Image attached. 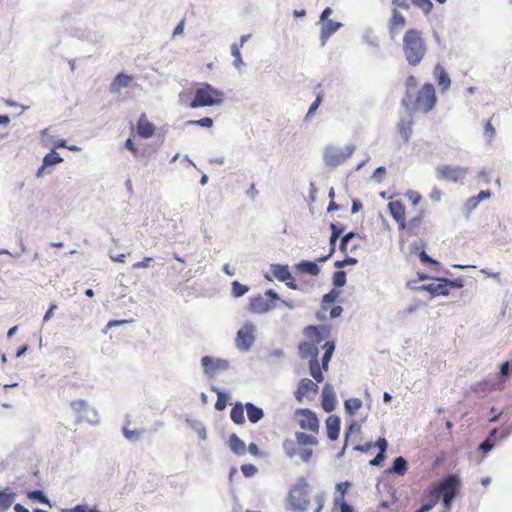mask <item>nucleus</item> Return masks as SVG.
<instances>
[{
	"mask_svg": "<svg viewBox=\"0 0 512 512\" xmlns=\"http://www.w3.org/2000/svg\"><path fill=\"white\" fill-rule=\"evenodd\" d=\"M304 335L308 340L299 344V354L301 358H310V374L317 383H320L324 380L322 371L328 370L330 359L335 350V343L333 341H326L323 345L324 354L320 366L317 345L329 336V329L324 326L318 327L310 325L304 329Z\"/></svg>",
	"mask_w": 512,
	"mask_h": 512,
	"instance_id": "f257e3e1",
	"label": "nucleus"
},
{
	"mask_svg": "<svg viewBox=\"0 0 512 512\" xmlns=\"http://www.w3.org/2000/svg\"><path fill=\"white\" fill-rule=\"evenodd\" d=\"M437 104L436 91L432 83H424L415 91L405 93L402 105L411 113H429Z\"/></svg>",
	"mask_w": 512,
	"mask_h": 512,
	"instance_id": "f03ea898",
	"label": "nucleus"
},
{
	"mask_svg": "<svg viewBox=\"0 0 512 512\" xmlns=\"http://www.w3.org/2000/svg\"><path fill=\"white\" fill-rule=\"evenodd\" d=\"M462 487V481L459 475L450 474L438 482L431 484L428 488L429 494L437 501L442 498L444 510H451L452 503L459 494Z\"/></svg>",
	"mask_w": 512,
	"mask_h": 512,
	"instance_id": "7ed1b4c3",
	"label": "nucleus"
},
{
	"mask_svg": "<svg viewBox=\"0 0 512 512\" xmlns=\"http://www.w3.org/2000/svg\"><path fill=\"white\" fill-rule=\"evenodd\" d=\"M427 52L426 41L422 32L415 28L408 29L403 36V54L411 66H417Z\"/></svg>",
	"mask_w": 512,
	"mask_h": 512,
	"instance_id": "20e7f679",
	"label": "nucleus"
},
{
	"mask_svg": "<svg viewBox=\"0 0 512 512\" xmlns=\"http://www.w3.org/2000/svg\"><path fill=\"white\" fill-rule=\"evenodd\" d=\"M287 501L289 508L293 511L304 512L308 509L309 484L305 478L298 479L297 483L291 487Z\"/></svg>",
	"mask_w": 512,
	"mask_h": 512,
	"instance_id": "39448f33",
	"label": "nucleus"
},
{
	"mask_svg": "<svg viewBox=\"0 0 512 512\" xmlns=\"http://www.w3.org/2000/svg\"><path fill=\"white\" fill-rule=\"evenodd\" d=\"M224 93L212 87L208 83L201 84L195 90L194 98L190 103L191 108L219 105L223 102Z\"/></svg>",
	"mask_w": 512,
	"mask_h": 512,
	"instance_id": "423d86ee",
	"label": "nucleus"
},
{
	"mask_svg": "<svg viewBox=\"0 0 512 512\" xmlns=\"http://www.w3.org/2000/svg\"><path fill=\"white\" fill-rule=\"evenodd\" d=\"M276 301H281L288 308L292 309L294 305L287 301L281 300L279 295L272 289H269L265 292V295H258L250 299L249 302V311L255 314H263L271 309L275 308Z\"/></svg>",
	"mask_w": 512,
	"mask_h": 512,
	"instance_id": "0eeeda50",
	"label": "nucleus"
},
{
	"mask_svg": "<svg viewBox=\"0 0 512 512\" xmlns=\"http://www.w3.org/2000/svg\"><path fill=\"white\" fill-rule=\"evenodd\" d=\"M353 151L354 148L352 146H345L343 148L327 147L324 152L325 164L330 167L339 166L351 157Z\"/></svg>",
	"mask_w": 512,
	"mask_h": 512,
	"instance_id": "6e6552de",
	"label": "nucleus"
},
{
	"mask_svg": "<svg viewBox=\"0 0 512 512\" xmlns=\"http://www.w3.org/2000/svg\"><path fill=\"white\" fill-rule=\"evenodd\" d=\"M294 418L302 430L318 434L319 420L313 411L307 408L297 409Z\"/></svg>",
	"mask_w": 512,
	"mask_h": 512,
	"instance_id": "1a4fd4ad",
	"label": "nucleus"
},
{
	"mask_svg": "<svg viewBox=\"0 0 512 512\" xmlns=\"http://www.w3.org/2000/svg\"><path fill=\"white\" fill-rule=\"evenodd\" d=\"M467 173L468 169L460 166L440 165L436 168V176L439 180L455 183L463 182Z\"/></svg>",
	"mask_w": 512,
	"mask_h": 512,
	"instance_id": "9d476101",
	"label": "nucleus"
},
{
	"mask_svg": "<svg viewBox=\"0 0 512 512\" xmlns=\"http://www.w3.org/2000/svg\"><path fill=\"white\" fill-rule=\"evenodd\" d=\"M255 326L247 322L241 329L238 330L235 343L238 349L246 351L251 348L255 341Z\"/></svg>",
	"mask_w": 512,
	"mask_h": 512,
	"instance_id": "9b49d317",
	"label": "nucleus"
},
{
	"mask_svg": "<svg viewBox=\"0 0 512 512\" xmlns=\"http://www.w3.org/2000/svg\"><path fill=\"white\" fill-rule=\"evenodd\" d=\"M503 388L504 381L498 378L497 375L489 376L471 386V390L477 394H488L493 391H500Z\"/></svg>",
	"mask_w": 512,
	"mask_h": 512,
	"instance_id": "f8f14e48",
	"label": "nucleus"
},
{
	"mask_svg": "<svg viewBox=\"0 0 512 512\" xmlns=\"http://www.w3.org/2000/svg\"><path fill=\"white\" fill-rule=\"evenodd\" d=\"M318 390L317 382L315 383L311 379L303 378L300 380L294 395L298 402H302L304 398H312V396L318 393Z\"/></svg>",
	"mask_w": 512,
	"mask_h": 512,
	"instance_id": "ddd939ff",
	"label": "nucleus"
},
{
	"mask_svg": "<svg viewBox=\"0 0 512 512\" xmlns=\"http://www.w3.org/2000/svg\"><path fill=\"white\" fill-rule=\"evenodd\" d=\"M405 16L397 9H392L391 17L387 22L389 34L394 39L406 26Z\"/></svg>",
	"mask_w": 512,
	"mask_h": 512,
	"instance_id": "4468645a",
	"label": "nucleus"
},
{
	"mask_svg": "<svg viewBox=\"0 0 512 512\" xmlns=\"http://www.w3.org/2000/svg\"><path fill=\"white\" fill-rule=\"evenodd\" d=\"M270 271L277 280L285 282L290 289L296 290L298 288L289 271L288 265L273 264L271 265Z\"/></svg>",
	"mask_w": 512,
	"mask_h": 512,
	"instance_id": "2eb2a0df",
	"label": "nucleus"
},
{
	"mask_svg": "<svg viewBox=\"0 0 512 512\" xmlns=\"http://www.w3.org/2000/svg\"><path fill=\"white\" fill-rule=\"evenodd\" d=\"M204 372L209 375H213L218 371L227 370L229 368V362L224 359H215L210 356H204L201 359Z\"/></svg>",
	"mask_w": 512,
	"mask_h": 512,
	"instance_id": "dca6fc26",
	"label": "nucleus"
},
{
	"mask_svg": "<svg viewBox=\"0 0 512 512\" xmlns=\"http://www.w3.org/2000/svg\"><path fill=\"white\" fill-rule=\"evenodd\" d=\"M283 448L287 456L293 457L295 455H299L300 459L306 463L311 460L313 455V450L311 448H302L298 450L296 448L295 442L290 439H287L283 442Z\"/></svg>",
	"mask_w": 512,
	"mask_h": 512,
	"instance_id": "f3484780",
	"label": "nucleus"
},
{
	"mask_svg": "<svg viewBox=\"0 0 512 512\" xmlns=\"http://www.w3.org/2000/svg\"><path fill=\"white\" fill-rule=\"evenodd\" d=\"M321 405L325 412L330 413L336 408L337 398L331 384H325L322 388Z\"/></svg>",
	"mask_w": 512,
	"mask_h": 512,
	"instance_id": "a211bd4d",
	"label": "nucleus"
},
{
	"mask_svg": "<svg viewBox=\"0 0 512 512\" xmlns=\"http://www.w3.org/2000/svg\"><path fill=\"white\" fill-rule=\"evenodd\" d=\"M136 131L139 137L147 139L151 138L155 134L156 127L149 121L147 115L142 113L138 118Z\"/></svg>",
	"mask_w": 512,
	"mask_h": 512,
	"instance_id": "6ab92c4d",
	"label": "nucleus"
},
{
	"mask_svg": "<svg viewBox=\"0 0 512 512\" xmlns=\"http://www.w3.org/2000/svg\"><path fill=\"white\" fill-rule=\"evenodd\" d=\"M424 218L425 211L420 209L414 217L410 218L408 221L405 220L400 229L406 230L410 235H417L418 230L424 222Z\"/></svg>",
	"mask_w": 512,
	"mask_h": 512,
	"instance_id": "aec40b11",
	"label": "nucleus"
},
{
	"mask_svg": "<svg viewBox=\"0 0 512 512\" xmlns=\"http://www.w3.org/2000/svg\"><path fill=\"white\" fill-rule=\"evenodd\" d=\"M433 76L442 93L448 91L451 86V79L441 64H436L433 69Z\"/></svg>",
	"mask_w": 512,
	"mask_h": 512,
	"instance_id": "412c9836",
	"label": "nucleus"
},
{
	"mask_svg": "<svg viewBox=\"0 0 512 512\" xmlns=\"http://www.w3.org/2000/svg\"><path fill=\"white\" fill-rule=\"evenodd\" d=\"M392 218L398 223L399 228L406 220V208L401 201H391L387 205Z\"/></svg>",
	"mask_w": 512,
	"mask_h": 512,
	"instance_id": "4be33fe9",
	"label": "nucleus"
},
{
	"mask_svg": "<svg viewBox=\"0 0 512 512\" xmlns=\"http://www.w3.org/2000/svg\"><path fill=\"white\" fill-rule=\"evenodd\" d=\"M417 290L427 291L432 298L437 296H447L450 293V289H447V284L441 281L419 286Z\"/></svg>",
	"mask_w": 512,
	"mask_h": 512,
	"instance_id": "5701e85b",
	"label": "nucleus"
},
{
	"mask_svg": "<svg viewBox=\"0 0 512 512\" xmlns=\"http://www.w3.org/2000/svg\"><path fill=\"white\" fill-rule=\"evenodd\" d=\"M133 80V76L124 73H119L115 76L109 86V92L112 94L120 93L122 88L128 87Z\"/></svg>",
	"mask_w": 512,
	"mask_h": 512,
	"instance_id": "b1692460",
	"label": "nucleus"
},
{
	"mask_svg": "<svg viewBox=\"0 0 512 512\" xmlns=\"http://www.w3.org/2000/svg\"><path fill=\"white\" fill-rule=\"evenodd\" d=\"M327 436L330 440H336L340 433V418L331 415L326 419Z\"/></svg>",
	"mask_w": 512,
	"mask_h": 512,
	"instance_id": "393cba45",
	"label": "nucleus"
},
{
	"mask_svg": "<svg viewBox=\"0 0 512 512\" xmlns=\"http://www.w3.org/2000/svg\"><path fill=\"white\" fill-rule=\"evenodd\" d=\"M342 26L341 23L335 22L333 20H326L323 22L322 28H321V40L322 44L324 45L328 38L334 34L340 27Z\"/></svg>",
	"mask_w": 512,
	"mask_h": 512,
	"instance_id": "a878e982",
	"label": "nucleus"
},
{
	"mask_svg": "<svg viewBox=\"0 0 512 512\" xmlns=\"http://www.w3.org/2000/svg\"><path fill=\"white\" fill-rule=\"evenodd\" d=\"M413 121L401 119L397 124V131L403 142L407 143L412 135Z\"/></svg>",
	"mask_w": 512,
	"mask_h": 512,
	"instance_id": "bb28decb",
	"label": "nucleus"
},
{
	"mask_svg": "<svg viewBox=\"0 0 512 512\" xmlns=\"http://www.w3.org/2000/svg\"><path fill=\"white\" fill-rule=\"evenodd\" d=\"M317 434L311 433V432H296V443L299 446H317L318 445V439L316 438Z\"/></svg>",
	"mask_w": 512,
	"mask_h": 512,
	"instance_id": "cd10ccee",
	"label": "nucleus"
},
{
	"mask_svg": "<svg viewBox=\"0 0 512 512\" xmlns=\"http://www.w3.org/2000/svg\"><path fill=\"white\" fill-rule=\"evenodd\" d=\"M228 443L229 448L236 455H244L247 451L244 441H242L236 434L230 435Z\"/></svg>",
	"mask_w": 512,
	"mask_h": 512,
	"instance_id": "c85d7f7f",
	"label": "nucleus"
},
{
	"mask_svg": "<svg viewBox=\"0 0 512 512\" xmlns=\"http://www.w3.org/2000/svg\"><path fill=\"white\" fill-rule=\"evenodd\" d=\"M296 269L300 273L309 274V275H313V276L318 275L320 272V269L316 263L311 262V261H306V260L299 262L296 265Z\"/></svg>",
	"mask_w": 512,
	"mask_h": 512,
	"instance_id": "c756f323",
	"label": "nucleus"
},
{
	"mask_svg": "<svg viewBox=\"0 0 512 512\" xmlns=\"http://www.w3.org/2000/svg\"><path fill=\"white\" fill-rule=\"evenodd\" d=\"M245 408L247 411L248 419L252 423L258 422L264 416L263 410L252 403H246Z\"/></svg>",
	"mask_w": 512,
	"mask_h": 512,
	"instance_id": "7c9ffc66",
	"label": "nucleus"
},
{
	"mask_svg": "<svg viewBox=\"0 0 512 512\" xmlns=\"http://www.w3.org/2000/svg\"><path fill=\"white\" fill-rule=\"evenodd\" d=\"M230 417H231V420L235 423V424H243L245 422V417H244V407L241 403H236L232 409H231V412H230Z\"/></svg>",
	"mask_w": 512,
	"mask_h": 512,
	"instance_id": "2f4dec72",
	"label": "nucleus"
},
{
	"mask_svg": "<svg viewBox=\"0 0 512 512\" xmlns=\"http://www.w3.org/2000/svg\"><path fill=\"white\" fill-rule=\"evenodd\" d=\"M407 469V461L402 456H399L393 461V465L389 471L391 473L403 476L407 472Z\"/></svg>",
	"mask_w": 512,
	"mask_h": 512,
	"instance_id": "473e14b6",
	"label": "nucleus"
},
{
	"mask_svg": "<svg viewBox=\"0 0 512 512\" xmlns=\"http://www.w3.org/2000/svg\"><path fill=\"white\" fill-rule=\"evenodd\" d=\"M331 230H332V234H331V237H330V251L329 253L326 255V256H322L320 257L318 260L319 261H326L334 252L335 250V243H336V240L338 239V237L340 236L342 230L338 229L337 226L335 224H331Z\"/></svg>",
	"mask_w": 512,
	"mask_h": 512,
	"instance_id": "72a5a7b5",
	"label": "nucleus"
},
{
	"mask_svg": "<svg viewBox=\"0 0 512 512\" xmlns=\"http://www.w3.org/2000/svg\"><path fill=\"white\" fill-rule=\"evenodd\" d=\"M344 407L347 414L354 415L362 407V401L359 398H349L345 401Z\"/></svg>",
	"mask_w": 512,
	"mask_h": 512,
	"instance_id": "f704fd0d",
	"label": "nucleus"
},
{
	"mask_svg": "<svg viewBox=\"0 0 512 512\" xmlns=\"http://www.w3.org/2000/svg\"><path fill=\"white\" fill-rule=\"evenodd\" d=\"M62 157L55 151H51L48 153L43 159V166L39 169L38 175L44 169L45 166L55 165L62 162Z\"/></svg>",
	"mask_w": 512,
	"mask_h": 512,
	"instance_id": "c9c22d12",
	"label": "nucleus"
},
{
	"mask_svg": "<svg viewBox=\"0 0 512 512\" xmlns=\"http://www.w3.org/2000/svg\"><path fill=\"white\" fill-rule=\"evenodd\" d=\"M412 4L418 7L425 15H429L433 10L431 0H411Z\"/></svg>",
	"mask_w": 512,
	"mask_h": 512,
	"instance_id": "e433bc0d",
	"label": "nucleus"
},
{
	"mask_svg": "<svg viewBox=\"0 0 512 512\" xmlns=\"http://www.w3.org/2000/svg\"><path fill=\"white\" fill-rule=\"evenodd\" d=\"M13 497L11 494L0 492V512H5L12 505Z\"/></svg>",
	"mask_w": 512,
	"mask_h": 512,
	"instance_id": "4c0bfd02",
	"label": "nucleus"
},
{
	"mask_svg": "<svg viewBox=\"0 0 512 512\" xmlns=\"http://www.w3.org/2000/svg\"><path fill=\"white\" fill-rule=\"evenodd\" d=\"M360 433H361V426L356 421H352V423L349 425L347 431L345 432V445H347V442L350 440V438L353 434L359 435Z\"/></svg>",
	"mask_w": 512,
	"mask_h": 512,
	"instance_id": "58836bf2",
	"label": "nucleus"
},
{
	"mask_svg": "<svg viewBox=\"0 0 512 512\" xmlns=\"http://www.w3.org/2000/svg\"><path fill=\"white\" fill-rule=\"evenodd\" d=\"M248 291V287L238 281L232 283V294L235 297H241Z\"/></svg>",
	"mask_w": 512,
	"mask_h": 512,
	"instance_id": "ea45409f",
	"label": "nucleus"
},
{
	"mask_svg": "<svg viewBox=\"0 0 512 512\" xmlns=\"http://www.w3.org/2000/svg\"><path fill=\"white\" fill-rule=\"evenodd\" d=\"M215 391L217 392V400L215 403V409L218 411H222L227 406V396L221 391H218L216 389H215Z\"/></svg>",
	"mask_w": 512,
	"mask_h": 512,
	"instance_id": "a19ab883",
	"label": "nucleus"
},
{
	"mask_svg": "<svg viewBox=\"0 0 512 512\" xmlns=\"http://www.w3.org/2000/svg\"><path fill=\"white\" fill-rule=\"evenodd\" d=\"M70 406L77 413H83L89 409L87 402L85 400H81V399L72 401Z\"/></svg>",
	"mask_w": 512,
	"mask_h": 512,
	"instance_id": "79ce46f5",
	"label": "nucleus"
},
{
	"mask_svg": "<svg viewBox=\"0 0 512 512\" xmlns=\"http://www.w3.org/2000/svg\"><path fill=\"white\" fill-rule=\"evenodd\" d=\"M405 197L411 202L413 206L418 205L422 199L421 194L414 190H408L405 193Z\"/></svg>",
	"mask_w": 512,
	"mask_h": 512,
	"instance_id": "37998d69",
	"label": "nucleus"
},
{
	"mask_svg": "<svg viewBox=\"0 0 512 512\" xmlns=\"http://www.w3.org/2000/svg\"><path fill=\"white\" fill-rule=\"evenodd\" d=\"M28 497L43 504H49V500L45 497L42 491L35 490L28 493Z\"/></svg>",
	"mask_w": 512,
	"mask_h": 512,
	"instance_id": "c03bdc74",
	"label": "nucleus"
},
{
	"mask_svg": "<svg viewBox=\"0 0 512 512\" xmlns=\"http://www.w3.org/2000/svg\"><path fill=\"white\" fill-rule=\"evenodd\" d=\"M188 125H197L205 128H210L213 125V120L209 117H204L199 120L188 121Z\"/></svg>",
	"mask_w": 512,
	"mask_h": 512,
	"instance_id": "a18cd8bd",
	"label": "nucleus"
},
{
	"mask_svg": "<svg viewBox=\"0 0 512 512\" xmlns=\"http://www.w3.org/2000/svg\"><path fill=\"white\" fill-rule=\"evenodd\" d=\"M350 487L349 482H341L336 485V490L340 493V497L335 499V504H338L339 500H344L345 494Z\"/></svg>",
	"mask_w": 512,
	"mask_h": 512,
	"instance_id": "49530a36",
	"label": "nucleus"
},
{
	"mask_svg": "<svg viewBox=\"0 0 512 512\" xmlns=\"http://www.w3.org/2000/svg\"><path fill=\"white\" fill-rule=\"evenodd\" d=\"M437 281L445 282V284H447V289L463 287V280L459 278L455 280H450L448 278H438Z\"/></svg>",
	"mask_w": 512,
	"mask_h": 512,
	"instance_id": "de8ad7c7",
	"label": "nucleus"
},
{
	"mask_svg": "<svg viewBox=\"0 0 512 512\" xmlns=\"http://www.w3.org/2000/svg\"><path fill=\"white\" fill-rule=\"evenodd\" d=\"M323 96L321 94H318L314 102L310 105L309 110L306 114V118L311 117L314 115L320 104L322 103Z\"/></svg>",
	"mask_w": 512,
	"mask_h": 512,
	"instance_id": "09e8293b",
	"label": "nucleus"
},
{
	"mask_svg": "<svg viewBox=\"0 0 512 512\" xmlns=\"http://www.w3.org/2000/svg\"><path fill=\"white\" fill-rule=\"evenodd\" d=\"M241 471L245 477H252L257 473V468L253 464H244L241 466Z\"/></svg>",
	"mask_w": 512,
	"mask_h": 512,
	"instance_id": "8fccbe9b",
	"label": "nucleus"
},
{
	"mask_svg": "<svg viewBox=\"0 0 512 512\" xmlns=\"http://www.w3.org/2000/svg\"><path fill=\"white\" fill-rule=\"evenodd\" d=\"M405 86H406V92L405 93H409V91H415L417 90V79L414 75H410L407 77L406 79V82H405Z\"/></svg>",
	"mask_w": 512,
	"mask_h": 512,
	"instance_id": "3c124183",
	"label": "nucleus"
},
{
	"mask_svg": "<svg viewBox=\"0 0 512 512\" xmlns=\"http://www.w3.org/2000/svg\"><path fill=\"white\" fill-rule=\"evenodd\" d=\"M231 53L235 58V66L239 67L240 64H242V57H241L239 46L236 43H234L231 46Z\"/></svg>",
	"mask_w": 512,
	"mask_h": 512,
	"instance_id": "603ef678",
	"label": "nucleus"
},
{
	"mask_svg": "<svg viewBox=\"0 0 512 512\" xmlns=\"http://www.w3.org/2000/svg\"><path fill=\"white\" fill-rule=\"evenodd\" d=\"M314 501L316 503V508L314 512H321L325 505V495L323 493H319L314 497Z\"/></svg>",
	"mask_w": 512,
	"mask_h": 512,
	"instance_id": "864d4df0",
	"label": "nucleus"
},
{
	"mask_svg": "<svg viewBox=\"0 0 512 512\" xmlns=\"http://www.w3.org/2000/svg\"><path fill=\"white\" fill-rule=\"evenodd\" d=\"M152 257H144L141 261L136 262L132 265L133 269L148 268L152 262Z\"/></svg>",
	"mask_w": 512,
	"mask_h": 512,
	"instance_id": "5fc2aeb1",
	"label": "nucleus"
},
{
	"mask_svg": "<svg viewBox=\"0 0 512 512\" xmlns=\"http://www.w3.org/2000/svg\"><path fill=\"white\" fill-rule=\"evenodd\" d=\"M509 369H510V363L508 361L503 362L500 366L499 375H497V377L505 382V377L508 376Z\"/></svg>",
	"mask_w": 512,
	"mask_h": 512,
	"instance_id": "6e6d98bb",
	"label": "nucleus"
},
{
	"mask_svg": "<svg viewBox=\"0 0 512 512\" xmlns=\"http://www.w3.org/2000/svg\"><path fill=\"white\" fill-rule=\"evenodd\" d=\"M346 282V275L343 271L335 272L334 274V284L336 286H343Z\"/></svg>",
	"mask_w": 512,
	"mask_h": 512,
	"instance_id": "4d7b16f0",
	"label": "nucleus"
},
{
	"mask_svg": "<svg viewBox=\"0 0 512 512\" xmlns=\"http://www.w3.org/2000/svg\"><path fill=\"white\" fill-rule=\"evenodd\" d=\"M336 298H337L336 293L330 292V293L325 294L323 297L322 310L326 311L327 310L326 304L334 302L336 300Z\"/></svg>",
	"mask_w": 512,
	"mask_h": 512,
	"instance_id": "13d9d810",
	"label": "nucleus"
},
{
	"mask_svg": "<svg viewBox=\"0 0 512 512\" xmlns=\"http://www.w3.org/2000/svg\"><path fill=\"white\" fill-rule=\"evenodd\" d=\"M478 205H479V202H478L477 198L475 196H473V197H470L467 199V201L465 203V209L467 210V212H471Z\"/></svg>",
	"mask_w": 512,
	"mask_h": 512,
	"instance_id": "bf43d9fd",
	"label": "nucleus"
},
{
	"mask_svg": "<svg viewBox=\"0 0 512 512\" xmlns=\"http://www.w3.org/2000/svg\"><path fill=\"white\" fill-rule=\"evenodd\" d=\"M125 148L127 150H129L135 157H138L139 155V150L138 148L136 147L135 143L133 142L132 139H127L126 142H125Z\"/></svg>",
	"mask_w": 512,
	"mask_h": 512,
	"instance_id": "052dcab7",
	"label": "nucleus"
},
{
	"mask_svg": "<svg viewBox=\"0 0 512 512\" xmlns=\"http://www.w3.org/2000/svg\"><path fill=\"white\" fill-rule=\"evenodd\" d=\"M484 134L489 140H491L495 135V129L490 120L485 124Z\"/></svg>",
	"mask_w": 512,
	"mask_h": 512,
	"instance_id": "680f3d73",
	"label": "nucleus"
},
{
	"mask_svg": "<svg viewBox=\"0 0 512 512\" xmlns=\"http://www.w3.org/2000/svg\"><path fill=\"white\" fill-rule=\"evenodd\" d=\"M124 436L129 440H136L140 436V432L137 430H129L127 428L123 429Z\"/></svg>",
	"mask_w": 512,
	"mask_h": 512,
	"instance_id": "e2e57ef3",
	"label": "nucleus"
},
{
	"mask_svg": "<svg viewBox=\"0 0 512 512\" xmlns=\"http://www.w3.org/2000/svg\"><path fill=\"white\" fill-rule=\"evenodd\" d=\"M437 504V499H431L428 503L423 504L418 510L415 512H429L435 505Z\"/></svg>",
	"mask_w": 512,
	"mask_h": 512,
	"instance_id": "0e129e2a",
	"label": "nucleus"
},
{
	"mask_svg": "<svg viewBox=\"0 0 512 512\" xmlns=\"http://www.w3.org/2000/svg\"><path fill=\"white\" fill-rule=\"evenodd\" d=\"M429 197L431 200L438 202L442 198V191L438 187L435 186L431 190Z\"/></svg>",
	"mask_w": 512,
	"mask_h": 512,
	"instance_id": "69168bd1",
	"label": "nucleus"
},
{
	"mask_svg": "<svg viewBox=\"0 0 512 512\" xmlns=\"http://www.w3.org/2000/svg\"><path fill=\"white\" fill-rule=\"evenodd\" d=\"M494 447V443L491 441L490 437H488L485 441H483L479 448L484 452L490 451Z\"/></svg>",
	"mask_w": 512,
	"mask_h": 512,
	"instance_id": "338daca9",
	"label": "nucleus"
},
{
	"mask_svg": "<svg viewBox=\"0 0 512 512\" xmlns=\"http://www.w3.org/2000/svg\"><path fill=\"white\" fill-rule=\"evenodd\" d=\"M337 505L340 507V512H353L352 507L343 499L339 500Z\"/></svg>",
	"mask_w": 512,
	"mask_h": 512,
	"instance_id": "774afa93",
	"label": "nucleus"
}]
</instances>
